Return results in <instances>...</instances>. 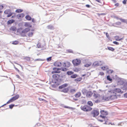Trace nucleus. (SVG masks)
<instances>
[{
    "mask_svg": "<svg viewBox=\"0 0 127 127\" xmlns=\"http://www.w3.org/2000/svg\"><path fill=\"white\" fill-rule=\"evenodd\" d=\"M111 92L114 94H117L118 93H122L123 92L121 89L119 88H115L114 89L111 90Z\"/></svg>",
    "mask_w": 127,
    "mask_h": 127,
    "instance_id": "5",
    "label": "nucleus"
},
{
    "mask_svg": "<svg viewBox=\"0 0 127 127\" xmlns=\"http://www.w3.org/2000/svg\"><path fill=\"white\" fill-rule=\"evenodd\" d=\"M63 65L64 67H68L70 66L71 64L69 62L66 61L63 64Z\"/></svg>",
    "mask_w": 127,
    "mask_h": 127,
    "instance_id": "10",
    "label": "nucleus"
},
{
    "mask_svg": "<svg viewBox=\"0 0 127 127\" xmlns=\"http://www.w3.org/2000/svg\"><path fill=\"white\" fill-rule=\"evenodd\" d=\"M113 72V70H108V72H109L110 73H112Z\"/></svg>",
    "mask_w": 127,
    "mask_h": 127,
    "instance_id": "50",
    "label": "nucleus"
},
{
    "mask_svg": "<svg viewBox=\"0 0 127 127\" xmlns=\"http://www.w3.org/2000/svg\"><path fill=\"white\" fill-rule=\"evenodd\" d=\"M93 97L95 99H96L95 101V102L97 103L100 101L101 96L99 94L96 93H94Z\"/></svg>",
    "mask_w": 127,
    "mask_h": 127,
    "instance_id": "4",
    "label": "nucleus"
},
{
    "mask_svg": "<svg viewBox=\"0 0 127 127\" xmlns=\"http://www.w3.org/2000/svg\"><path fill=\"white\" fill-rule=\"evenodd\" d=\"M54 65L56 67H60L62 65V63L60 62L57 61L54 63Z\"/></svg>",
    "mask_w": 127,
    "mask_h": 127,
    "instance_id": "13",
    "label": "nucleus"
},
{
    "mask_svg": "<svg viewBox=\"0 0 127 127\" xmlns=\"http://www.w3.org/2000/svg\"><path fill=\"white\" fill-rule=\"evenodd\" d=\"M74 72L72 71H68L67 72V74L68 75H71L73 74Z\"/></svg>",
    "mask_w": 127,
    "mask_h": 127,
    "instance_id": "36",
    "label": "nucleus"
},
{
    "mask_svg": "<svg viewBox=\"0 0 127 127\" xmlns=\"http://www.w3.org/2000/svg\"><path fill=\"white\" fill-rule=\"evenodd\" d=\"M39 99L40 101H46V102H47V101H46L44 99H42V98H39Z\"/></svg>",
    "mask_w": 127,
    "mask_h": 127,
    "instance_id": "49",
    "label": "nucleus"
},
{
    "mask_svg": "<svg viewBox=\"0 0 127 127\" xmlns=\"http://www.w3.org/2000/svg\"><path fill=\"white\" fill-rule=\"evenodd\" d=\"M113 43L114 44L116 45H118L119 44V43L118 42H117L116 41H113Z\"/></svg>",
    "mask_w": 127,
    "mask_h": 127,
    "instance_id": "47",
    "label": "nucleus"
},
{
    "mask_svg": "<svg viewBox=\"0 0 127 127\" xmlns=\"http://www.w3.org/2000/svg\"><path fill=\"white\" fill-rule=\"evenodd\" d=\"M100 15H105L106 14L104 13H101L99 14Z\"/></svg>",
    "mask_w": 127,
    "mask_h": 127,
    "instance_id": "60",
    "label": "nucleus"
},
{
    "mask_svg": "<svg viewBox=\"0 0 127 127\" xmlns=\"http://www.w3.org/2000/svg\"><path fill=\"white\" fill-rule=\"evenodd\" d=\"M68 91V89L67 88L63 89L62 91L65 93H67Z\"/></svg>",
    "mask_w": 127,
    "mask_h": 127,
    "instance_id": "22",
    "label": "nucleus"
},
{
    "mask_svg": "<svg viewBox=\"0 0 127 127\" xmlns=\"http://www.w3.org/2000/svg\"><path fill=\"white\" fill-rule=\"evenodd\" d=\"M103 63L101 61H96L94 62L92 64V66L94 67H96L98 66L102 65Z\"/></svg>",
    "mask_w": 127,
    "mask_h": 127,
    "instance_id": "7",
    "label": "nucleus"
},
{
    "mask_svg": "<svg viewBox=\"0 0 127 127\" xmlns=\"http://www.w3.org/2000/svg\"><path fill=\"white\" fill-rule=\"evenodd\" d=\"M25 26L26 27H32V26L30 25V23L28 22L26 23L25 24Z\"/></svg>",
    "mask_w": 127,
    "mask_h": 127,
    "instance_id": "32",
    "label": "nucleus"
},
{
    "mask_svg": "<svg viewBox=\"0 0 127 127\" xmlns=\"http://www.w3.org/2000/svg\"><path fill=\"white\" fill-rule=\"evenodd\" d=\"M52 77L54 79L58 81L60 79V75L57 74H54L52 75Z\"/></svg>",
    "mask_w": 127,
    "mask_h": 127,
    "instance_id": "11",
    "label": "nucleus"
},
{
    "mask_svg": "<svg viewBox=\"0 0 127 127\" xmlns=\"http://www.w3.org/2000/svg\"><path fill=\"white\" fill-rule=\"evenodd\" d=\"M19 42L17 40H15L14 41H13L12 43V44L14 45H17L18 44Z\"/></svg>",
    "mask_w": 127,
    "mask_h": 127,
    "instance_id": "28",
    "label": "nucleus"
},
{
    "mask_svg": "<svg viewBox=\"0 0 127 127\" xmlns=\"http://www.w3.org/2000/svg\"><path fill=\"white\" fill-rule=\"evenodd\" d=\"M121 24V23L120 22H118L115 23V24L117 25H120Z\"/></svg>",
    "mask_w": 127,
    "mask_h": 127,
    "instance_id": "44",
    "label": "nucleus"
},
{
    "mask_svg": "<svg viewBox=\"0 0 127 127\" xmlns=\"http://www.w3.org/2000/svg\"><path fill=\"white\" fill-rule=\"evenodd\" d=\"M16 70L18 72H20V71L17 68H15Z\"/></svg>",
    "mask_w": 127,
    "mask_h": 127,
    "instance_id": "63",
    "label": "nucleus"
},
{
    "mask_svg": "<svg viewBox=\"0 0 127 127\" xmlns=\"http://www.w3.org/2000/svg\"><path fill=\"white\" fill-rule=\"evenodd\" d=\"M75 80H77L78 81H80L81 80V79H80V78H77Z\"/></svg>",
    "mask_w": 127,
    "mask_h": 127,
    "instance_id": "57",
    "label": "nucleus"
},
{
    "mask_svg": "<svg viewBox=\"0 0 127 127\" xmlns=\"http://www.w3.org/2000/svg\"><path fill=\"white\" fill-rule=\"evenodd\" d=\"M53 71L51 72L52 74H54L56 73H60L61 72V69L57 67H54L53 68Z\"/></svg>",
    "mask_w": 127,
    "mask_h": 127,
    "instance_id": "8",
    "label": "nucleus"
},
{
    "mask_svg": "<svg viewBox=\"0 0 127 127\" xmlns=\"http://www.w3.org/2000/svg\"><path fill=\"white\" fill-rule=\"evenodd\" d=\"M67 85L66 84H64L59 87V88L60 89H62L65 88L67 86Z\"/></svg>",
    "mask_w": 127,
    "mask_h": 127,
    "instance_id": "20",
    "label": "nucleus"
},
{
    "mask_svg": "<svg viewBox=\"0 0 127 127\" xmlns=\"http://www.w3.org/2000/svg\"><path fill=\"white\" fill-rule=\"evenodd\" d=\"M19 97V95H15L12 98L13 99V100H15L17 99Z\"/></svg>",
    "mask_w": 127,
    "mask_h": 127,
    "instance_id": "17",
    "label": "nucleus"
},
{
    "mask_svg": "<svg viewBox=\"0 0 127 127\" xmlns=\"http://www.w3.org/2000/svg\"><path fill=\"white\" fill-rule=\"evenodd\" d=\"M124 97L127 98V93L125 94L124 95Z\"/></svg>",
    "mask_w": 127,
    "mask_h": 127,
    "instance_id": "58",
    "label": "nucleus"
},
{
    "mask_svg": "<svg viewBox=\"0 0 127 127\" xmlns=\"http://www.w3.org/2000/svg\"><path fill=\"white\" fill-rule=\"evenodd\" d=\"M119 20L122 22L127 24V20L122 18H120V19H119Z\"/></svg>",
    "mask_w": 127,
    "mask_h": 127,
    "instance_id": "27",
    "label": "nucleus"
},
{
    "mask_svg": "<svg viewBox=\"0 0 127 127\" xmlns=\"http://www.w3.org/2000/svg\"><path fill=\"white\" fill-rule=\"evenodd\" d=\"M47 28L48 29L50 30H53L54 29L52 25H49L47 27Z\"/></svg>",
    "mask_w": 127,
    "mask_h": 127,
    "instance_id": "34",
    "label": "nucleus"
},
{
    "mask_svg": "<svg viewBox=\"0 0 127 127\" xmlns=\"http://www.w3.org/2000/svg\"><path fill=\"white\" fill-rule=\"evenodd\" d=\"M72 62L74 66H77L80 64L81 61L79 59H76L73 60Z\"/></svg>",
    "mask_w": 127,
    "mask_h": 127,
    "instance_id": "6",
    "label": "nucleus"
},
{
    "mask_svg": "<svg viewBox=\"0 0 127 127\" xmlns=\"http://www.w3.org/2000/svg\"><path fill=\"white\" fill-rule=\"evenodd\" d=\"M88 91L87 90L85 89H83L82 90V92L83 94H85L86 95V94Z\"/></svg>",
    "mask_w": 127,
    "mask_h": 127,
    "instance_id": "33",
    "label": "nucleus"
},
{
    "mask_svg": "<svg viewBox=\"0 0 127 127\" xmlns=\"http://www.w3.org/2000/svg\"><path fill=\"white\" fill-rule=\"evenodd\" d=\"M77 76V75L75 74L71 75V77L72 78H76Z\"/></svg>",
    "mask_w": 127,
    "mask_h": 127,
    "instance_id": "38",
    "label": "nucleus"
},
{
    "mask_svg": "<svg viewBox=\"0 0 127 127\" xmlns=\"http://www.w3.org/2000/svg\"><path fill=\"white\" fill-rule=\"evenodd\" d=\"M107 80L110 81H111L112 80V79L110 77L109 75H108L107 77Z\"/></svg>",
    "mask_w": 127,
    "mask_h": 127,
    "instance_id": "39",
    "label": "nucleus"
},
{
    "mask_svg": "<svg viewBox=\"0 0 127 127\" xmlns=\"http://www.w3.org/2000/svg\"><path fill=\"white\" fill-rule=\"evenodd\" d=\"M14 101L13 100V99L12 98H11L10 99H9L6 103L5 104H4L3 105H2L1 107H2L3 106H4V105H6V104H8L9 103H10L12 102L13 101Z\"/></svg>",
    "mask_w": 127,
    "mask_h": 127,
    "instance_id": "18",
    "label": "nucleus"
},
{
    "mask_svg": "<svg viewBox=\"0 0 127 127\" xmlns=\"http://www.w3.org/2000/svg\"><path fill=\"white\" fill-rule=\"evenodd\" d=\"M115 18L117 20H119V19H120L119 18L118 16H115Z\"/></svg>",
    "mask_w": 127,
    "mask_h": 127,
    "instance_id": "56",
    "label": "nucleus"
},
{
    "mask_svg": "<svg viewBox=\"0 0 127 127\" xmlns=\"http://www.w3.org/2000/svg\"><path fill=\"white\" fill-rule=\"evenodd\" d=\"M103 70H107L108 69V67L107 66H102L101 68Z\"/></svg>",
    "mask_w": 127,
    "mask_h": 127,
    "instance_id": "23",
    "label": "nucleus"
},
{
    "mask_svg": "<svg viewBox=\"0 0 127 127\" xmlns=\"http://www.w3.org/2000/svg\"><path fill=\"white\" fill-rule=\"evenodd\" d=\"M52 57H49L47 59V62L50 61L51 60Z\"/></svg>",
    "mask_w": 127,
    "mask_h": 127,
    "instance_id": "45",
    "label": "nucleus"
},
{
    "mask_svg": "<svg viewBox=\"0 0 127 127\" xmlns=\"http://www.w3.org/2000/svg\"><path fill=\"white\" fill-rule=\"evenodd\" d=\"M16 76L18 78H20V77L18 75H16Z\"/></svg>",
    "mask_w": 127,
    "mask_h": 127,
    "instance_id": "64",
    "label": "nucleus"
},
{
    "mask_svg": "<svg viewBox=\"0 0 127 127\" xmlns=\"http://www.w3.org/2000/svg\"><path fill=\"white\" fill-rule=\"evenodd\" d=\"M107 48L108 50L111 51H114L115 50V49L112 47H108Z\"/></svg>",
    "mask_w": 127,
    "mask_h": 127,
    "instance_id": "30",
    "label": "nucleus"
},
{
    "mask_svg": "<svg viewBox=\"0 0 127 127\" xmlns=\"http://www.w3.org/2000/svg\"><path fill=\"white\" fill-rule=\"evenodd\" d=\"M32 22L33 23H34L35 21L33 18H32Z\"/></svg>",
    "mask_w": 127,
    "mask_h": 127,
    "instance_id": "62",
    "label": "nucleus"
},
{
    "mask_svg": "<svg viewBox=\"0 0 127 127\" xmlns=\"http://www.w3.org/2000/svg\"><path fill=\"white\" fill-rule=\"evenodd\" d=\"M33 34V32H30L28 34V35L29 37H31L32 36Z\"/></svg>",
    "mask_w": 127,
    "mask_h": 127,
    "instance_id": "29",
    "label": "nucleus"
},
{
    "mask_svg": "<svg viewBox=\"0 0 127 127\" xmlns=\"http://www.w3.org/2000/svg\"><path fill=\"white\" fill-rule=\"evenodd\" d=\"M91 114L93 117H95L98 115L99 112L97 110H94L92 111Z\"/></svg>",
    "mask_w": 127,
    "mask_h": 127,
    "instance_id": "9",
    "label": "nucleus"
},
{
    "mask_svg": "<svg viewBox=\"0 0 127 127\" xmlns=\"http://www.w3.org/2000/svg\"><path fill=\"white\" fill-rule=\"evenodd\" d=\"M93 94V93L91 91H88L86 95V96L87 97H90L92 96Z\"/></svg>",
    "mask_w": 127,
    "mask_h": 127,
    "instance_id": "15",
    "label": "nucleus"
},
{
    "mask_svg": "<svg viewBox=\"0 0 127 127\" xmlns=\"http://www.w3.org/2000/svg\"><path fill=\"white\" fill-rule=\"evenodd\" d=\"M81 93L80 92H78L75 95V96L77 97L78 98L80 97L81 96Z\"/></svg>",
    "mask_w": 127,
    "mask_h": 127,
    "instance_id": "19",
    "label": "nucleus"
},
{
    "mask_svg": "<svg viewBox=\"0 0 127 127\" xmlns=\"http://www.w3.org/2000/svg\"><path fill=\"white\" fill-rule=\"evenodd\" d=\"M11 12L10 10L9 9H7L4 11V13L5 14H7Z\"/></svg>",
    "mask_w": 127,
    "mask_h": 127,
    "instance_id": "26",
    "label": "nucleus"
},
{
    "mask_svg": "<svg viewBox=\"0 0 127 127\" xmlns=\"http://www.w3.org/2000/svg\"><path fill=\"white\" fill-rule=\"evenodd\" d=\"M14 104H11L9 105V107L11 109H12L14 106Z\"/></svg>",
    "mask_w": 127,
    "mask_h": 127,
    "instance_id": "46",
    "label": "nucleus"
},
{
    "mask_svg": "<svg viewBox=\"0 0 127 127\" xmlns=\"http://www.w3.org/2000/svg\"><path fill=\"white\" fill-rule=\"evenodd\" d=\"M101 115L98 117L97 120L101 122H103L106 117V116L108 114L107 112L103 110H101L100 112Z\"/></svg>",
    "mask_w": 127,
    "mask_h": 127,
    "instance_id": "2",
    "label": "nucleus"
},
{
    "mask_svg": "<svg viewBox=\"0 0 127 127\" xmlns=\"http://www.w3.org/2000/svg\"><path fill=\"white\" fill-rule=\"evenodd\" d=\"M108 96H106L105 98V100L108 101L109 100H114L117 99L118 96H120L119 95L114 94L111 92V90L108 91Z\"/></svg>",
    "mask_w": 127,
    "mask_h": 127,
    "instance_id": "1",
    "label": "nucleus"
},
{
    "mask_svg": "<svg viewBox=\"0 0 127 127\" xmlns=\"http://www.w3.org/2000/svg\"><path fill=\"white\" fill-rule=\"evenodd\" d=\"M25 16V15L23 13H21L18 14L17 15V17L18 19H21L24 17Z\"/></svg>",
    "mask_w": 127,
    "mask_h": 127,
    "instance_id": "14",
    "label": "nucleus"
},
{
    "mask_svg": "<svg viewBox=\"0 0 127 127\" xmlns=\"http://www.w3.org/2000/svg\"><path fill=\"white\" fill-rule=\"evenodd\" d=\"M84 63L85 64L84 66L86 67H88L90 66L92 64L91 62L88 61L87 60Z\"/></svg>",
    "mask_w": 127,
    "mask_h": 127,
    "instance_id": "12",
    "label": "nucleus"
},
{
    "mask_svg": "<svg viewBox=\"0 0 127 127\" xmlns=\"http://www.w3.org/2000/svg\"><path fill=\"white\" fill-rule=\"evenodd\" d=\"M30 29L28 28H26L24 30L22 31V32L24 33H26L30 31Z\"/></svg>",
    "mask_w": 127,
    "mask_h": 127,
    "instance_id": "16",
    "label": "nucleus"
},
{
    "mask_svg": "<svg viewBox=\"0 0 127 127\" xmlns=\"http://www.w3.org/2000/svg\"><path fill=\"white\" fill-rule=\"evenodd\" d=\"M119 3H117L115 4V5L116 6H119Z\"/></svg>",
    "mask_w": 127,
    "mask_h": 127,
    "instance_id": "55",
    "label": "nucleus"
},
{
    "mask_svg": "<svg viewBox=\"0 0 127 127\" xmlns=\"http://www.w3.org/2000/svg\"><path fill=\"white\" fill-rule=\"evenodd\" d=\"M71 92H75V90L74 89H72L71 90Z\"/></svg>",
    "mask_w": 127,
    "mask_h": 127,
    "instance_id": "59",
    "label": "nucleus"
},
{
    "mask_svg": "<svg viewBox=\"0 0 127 127\" xmlns=\"http://www.w3.org/2000/svg\"><path fill=\"white\" fill-rule=\"evenodd\" d=\"M67 70V69H66L65 68H63L62 69V70L63 71H66Z\"/></svg>",
    "mask_w": 127,
    "mask_h": 127,
    "instance_id": "51",
    "label": "nucleus"
},
{
    "mask_svg": "<svg viewBox=\"0 0 127 127\" xmlns=\"http://www.w3.org/2000/svg\"><path fill=\"white\" fill-rule=\"evenodd\" d=\"M86 6L88 8H89L90 7V5L88 4H87L86 5Z\"/></svg>",
    "mask_w": 127,
    "mask_h": 127,
    "instance_id": "61",
    "label": "nucleus"
},
{
    "mask_svg": "<svg viewBox=\"0 0 127 127\" xmlns=\"http://www.w3.org/2000/svg\"><path fill=\"white\" fill-rule=\"evenodd\" d=\"M127 1V0H124L122 2L123 4H126V3Z\"/></svg>",
    "mask_w": 127,
    "mask_h": 127,
    "instance_id": "48",
    "label": "nucleus"
},
{
    "mask_svg": "<svg viewBox=\"0 0 127 127\" xmlns=\"http://www.w3.org/2000/svg\"><path fill=\"white\" fill-rule=\"evenodd\" d=\"M106 36H107V37L108 38H109V34H108V33H107V32H106Z\"/></svg>",
    "mask_w": 127,
    "mask_h": 127,
    "instance_id": "54",
    "label": "nucleus"
},
{
    "mask_svg": "<svg viewBox=\"0 0 127 127\" xmlns=\"http://www.w3.org/2000/svg\"><path fill=\"white\" fill-rule=\"evenodd\" d=\"M37 46L38 48H41V45L40 43H38L37 44Z\"/></svg>",
    "mask_w": 127,
    "mask_h": 127,
    "instance_id": "42",
    "label": "nucleus"
},
{
    "mask_svg": "<svg viewBox=\"0 0 127 127\" xmlns=\"http://www.w3.org/2000/svg\"><path fill=\"white\" fill-rule=\"evenodd\" d=\"M23 10L21 9H18L16 10V12L17 13H20L23 11Z\"/></svg>",
    "mask_w": 127,
    "mask_h": 127,
    "instance_id": "31",
    "label": "nucleus"
},
{
    "mask_svg": "<svg viewBox=\"0 0 127 127\" xmlns=\"http://www.w3.org/2000/svg\"><path fill=\"white\" fill-rule=\"evenodd\" d=\"M64 107L65 108H66L69 109H71L72 110H74V109H75V108H73L72 107H69L68 106H64Z\"/></svg>",
    "mask_w": 127,
    "mask_h": 127,
    "instance_id": "40",
    "label": "nucleus"
},
{
    "mask_svg": "<svg viewBox=\"0 0 127 127\" xmlns=\"http://www.w3.org/2000/svg\"><path fill=\"white\" fill-rule=\"evenodd\" d=\"M13 13L10 12V13L8 14V15L7 16V17H10Z\"/></svg>",
    "mask_w": 127,
    "mask_h": 127,
    "instance_id": "43",
    "label": "nucleus"
},
{
    "mask_svg": "<svg viewBox=\"0 0 127 127\" xmlns=\"http://www.w3.org/2000/svg\"><path fill=\"white\" fill-rule=\"evenodd\" d=\"M14 21H15L13 20V19L10 20H8L7 21V24H11L12 23H13L14 22Z\"/></svg>",
    "mask_w": 127,
    "mask_h": 127,
    "instance_id": "24",
    "label": "nucleus"
},
{
    "mask_svg": "<svg viewBox=\"0 0 127 127\" xmlns=\"http://www.w3.org/2000/svg\"><path fill=\"white\" fill-rule=\"evenodd\" d=\"M81 108L83 111L86 112L92 110L91 107L87 105L82 106L81 107Z\"/></svg>",
    "mask_w": 127,
    "mask_h": 127,
    "instance_id": "3",
    "label": "nucleus"
},
{
    "mask_svg": "<svg viewBox=\"0 0 127 127\" xmlns=\"http://www.w3.org/2000/svg\"><path fill=\"white\" fill-rule=\"evenodd\" d=\"M99 74L101 75H103L104 74V73L103 72H100Z\"/></svg>",
    "mask_w": 127,
    "mask_h": 127,
    "instance_id": "53",
    "label": "nucleus"
},
{
    "mask_svg": "<svg viewBox=\"0 0 127 127\" xmlns=\"http://www.w3.org/2000/svg\"><path fill=\"white\" fill-rule=\"evenodd\" d=\"M115 38L116 40L118 41L121 40L123 39L122 38H120L119 36H116L115 37Z\"/></svg>",
    "mask_w": 127,
    "mask_h": 127,
    "instance_id": "21",
    "label": "nucleus"
},
{
    "mask_svg": "<svg viewBox=\"0 0 127 127\" xmlns=\"http://www.w3.org/2000/svg\"><path fill=\"white\" fill-rule=\"evenodd\" d=\"M16 28L15 27H12L10 29V30L12 31H16Z\"/></svg>",
    "mask_w": 127,
    "mask_h": 127,
    "instance_id": "35",
    "label": "nucleus"
},
{
    "mask_svg": "<svg viewBox=\"0 0 127 127\" xmlns=\"http://www.w3.org/2000/svg\"><path fill=\"white\" fill-rule=\"evenodd\" d=\"M25 18L28 20L30 21L32 19L31 17L29 15H27L25 16Z\"/></svg>",
    "mask_w": 127,
    "mask_h": 127,
    "instance_id": "25",
    "label": "nucleus"
},
{
    "mask_svg": "<svg viewBox=\"0 0 127 127\" xmlns=\"http://www.w3.org/2000/svg\"><path fill=\"white\" fill-rule=\"evenodd\" d=\"M24 59L26 61H29L30 60V58L29 57H24Z\"/></svg>",
    "mask_w": 127,
    "mask_h": 127,
    "instance_id": "37",
    "label": "nucleus"
},
{
    "mask_svg": "<svg viewBox=\"0 0 127 127\" xmlns=\"http://www.w3.org/2000/svg\"><path fill=\"white\" fill-rule=\"evenodd\" d=\"M3 6L2 5H0V10L2 9L3 8Z\"/></svg>",
    "mask_w": 127,
    "mask_h": 127,
    "instance_id": "52",
    "label": "nucleus"
},
{
    "mask_svg": "<svg viewBox=\"0 0 127 127\" xmlns=\"http://www.w3.org/2000/svg\"><path fill=\"white\" fill-rule=\"evenodd\" d=\"M88 104L90 106L93 105V103L91 101H89L88 102Z\"/></svg>",
    "mask_w": 127,
    "mask_h": 127,
    "instance_id": "41",
    "label": "nucleus"
}]
</instances>
